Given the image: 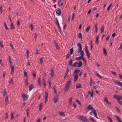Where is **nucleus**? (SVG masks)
<instances>
[{
	"instance_id": "58",
	"label": "nucleus",
	"mask_w": 122,
	"mask_h": 122,
	"mask_svg": "<svg viewBox=\"0 0 122 122\" xmlns=\"http://www.w3.org/2000/svg\"><path fill=\"white\" fill-rule=\"evenodd\" d=\"M69 57V54H67L66 56V59L68 58Z\"/></svg>"
},
{
	"instance_id": "60",
	"label": "nucleus",
	"mask_w": 122,
	"mask_h": 122,
	"mask_svg": "<svg viewBox=\"0 0 122 122\" xmlns=\"http://www.w3.org/2000/svg\"><path fill=\"white\" fill-rule=\"evenodd\" d=\"M9 83H11L12 84L13 83V80L12 79H11L9 82Z\"/></svg>"
},
{
	"instance_id": "59",
	"label": "nucleus",
	"mask_w": 122,
	"mask_h": 122,
	"mask_svg": "<svg viewBox=\"0 0 122 122\" xmlns=\"http://www.w3.org/2000/svg\"><path fill=\"white\" fill-rule=\"evenodd\" d=\"M49 89L50 88V87L51 86V83L50 82H49Z\"/></svg>"
},
{
	"instance_id": "56",
	"label": "nucleus",
	"mask_w": 122,
	"mask_h": 122,
	"mask_svg": "<svg viewBox=\"0 0 122 122\" xmlns=\"http://www.w3.org/2000/svg\"><path fill=\"white\" fill-rule=\"evenodd\" d=\"M109 37H110L108 35L107 36V38H106V40L107 41H108V39H109Z\"/></svg>"
},
{
	"instance_id": "17",
	"label": "nucleus",
	"mask_w": 122,
	"mask_h": 122,
	"mask_svg": "<svg viewBox=\"0 0 122 122\" xmlns=\"http://www.w3.org/2000/svg\"><path fill=\"white\" fill-rule=\"evenodd\" d=\"M29 91H30L33 88L34 86L33 85H30L29 87Z\"/></svg>"
},
{
	"instance_id": "39",
	"label": "nucleus",
	"mask_w": 122,
	"mask_h": 122,
	"mask_svg": "<svg viewBox=\"0 0 122 122\" xmlns=\"http://www.w3.org/2000/svg\"><path fill=\"white\" fill-rule=\"evenodd\" d=\"M11 29H14V27L12 23H11Z\"/></svg>"
},
{
	"instance_id": "5",
	"label": "nucleus",
	"mask_w": 122,
	"mask_h": 122,
	"mask_svg": "<svg viewBox=\"0 0 122 122\" xmlns=\"http://www.w3.org/2000/svg\"><path fill=\"white\" fill-rule=\"evenodd\" d=\"M77 46L79 47L77 50V52L79 53L80 51L82 50V46L81 44L80 43H78L77 44Z\"/></svg>"
},
{
	"instance_id": "21",
	"label": "nucleus",
	"mask_w": 122,
	"mask_h": 122,
	"mask_svg": "<svg viewBox=\"0 0 122 122\" xmlns=\"http://www.w3.org/2000/svg\"><path fill=\"white\" fill-rule=\"evenodd\" d=\"M37 82L38 83V85H39L41 87V81L40 80V77H39L38 80Z\"/></svg>"
},
{
	"instance_id": "36",
	"label": "nucleus",
	"mask_w": 122,
	"mask_h": 122,
	"mask_svg": "<svg viewBox=\"0 0 122 122\" xmlns=\"http://www.w3.org/2000/svg\"><path fill=\"white\" fill-rule=\"evenodd\" d=\"M78 37H79L81 39L82 38V36L81 33H79L78 35Z\"/></svg>"
},
{
	"instance_id": "14",
	"label": "nucleus",
	"mask_w": 122,
	"mask_h": 122,
	"mask_svg": "<svg viewBox=\"0 0 122 122\" xmlns=\"http://www.w3.org/2000/svg\"><path fill=\"white\" fill-rule=\"evenodd\" d=\"M78 63L77 62H75L73 65V66L74 67H78Z\"/></svg>"
},
{
	"instance_id": "53",
	"label": "nucleus",
	"mask_w": 122,
	"mask_h": 122,
	"mask_svg": "<svg viewBox=\"0 0 122 122\" xmlns=\"http://www.w3.org/2000/svg\"><path fill=\"white\" fill-rule=\"evenodd\" d=\"M5 90H6V89H5L4 90V94L3 95L6 94L7 93L6 91Z\"/></svg>"
},
{
	"instance_id": "29",
	"label": "nucleus",
	"mask_w": 122,
	"mask_h": 122,
	"mask_svg": "<svg viewBox=\"0 0 122 122\" xmlns=\"http://www.w3.org/2000/svg\"><path fill=\"white\" fill-rule=\"evenodd\" d=\"M51 75L52 76V77H53L54 76V75L53 74V71L52 69L51 70Z\"/></svg>"
},
{
	"instance_id": "45",
	"label": "nucleus",
	"mask_w": 122,
	"mask_h": 122,
	"mask_svg": "<svg viewBox=\"0 0 122 122\" xmlns=\"http://www.w3.org/2000/svg\"><path fill=\"white\" fill-rule=\"evenodd\" d=\"M17 24L18 26H20V22L19 21V20H17Z\"/></svg>"
},
{
	"instance_id": "26",
	"label": "nucleus",
	"mask_w": 122,
	"mask_h": 122,
	"mask_svg": "<svg viewBox=\"0 0 122 122\" xmlns=\"http://www.w3.org/2000/svg\"><path fill=\"white\" fill-rule=\"evenodd\" d=\"M80 52L81 56V57H83L84 53L83 51L82 50L80 51Z\"/></svg>"
},
{
	"instance_id": "15",
	"label": "nucleus",
	"mask_w": 122,
	"mask_h": 122,
	"mask_svg": "<svg viewBox=\"0 0 122 122\" xmlns=\"http://www.w3.org/2000/svg\"><path fill=\"white\" fill-rule=\"evenodd\" d=\"M56 13L58 15H61V11L60 10L58 9L56 11Z\"/></svg>"
},
{
	"instance_id": "8",
	"label": "nucleus",
	"mask_w": 122,
	"mask_h": 122,
	"mask_svg": "<svg viewBox=\"0 0 122 122\" xmlns=\"http://www.w3.org/2000/svg\"><path fill=\"white\" fill-rule=\"evenodd\" d=\"M93 91L92 89H90L88 92V94H90V96L92 97L93 96Z\"/></svg>"
},
{
	"instance_id": "47",
	"label": "nucleus",
	"mask_w": 122,
	"mask_h": 122,
	"mask_svg": "<svg viewBox=\"0 0 122 122\" xmlns=\"http://www.w3.org/2000/svg\"><path fill=\"white\" fill-rule=\"evenodd\" d=\"M0 45L2 48H3L4 47L2 43L1 42H0Z\"/></svg>"
},
{
	"instance_id": "34",
	"label": "nucleus",
	"mask_w": 122,
	"mask_h": 122,
	"mask_svg": "<svg viewBox=\"0 0 122 122\" xmlns=\"http://www.w3.org/2000/svg\"><path fill=\"white\" fill-rule=\"evenodd\" d=\"M89 119L91 121H92L93 122H95V121L94 120V118L92 117H90Z\"/></svg>"
},
{
	"instance_id": "44",
	"label": "nucleus",
	"mask_w": 122,
	"mask_h": 122,
	"mask_svg": "<svg viewBox=\"0 0 122 122\" xmlns=\"http://www.w3.org/2000/svg\"><path fill=\"white\" fill-rule=\"evenodd\" d=\"M111 5H112V4H111L109 6H108V7L107 8V10H109V9L110 8V7L111 6Z\"/></svg>"
},
{
	"instance_id": "7",
	"label": "nucleus",
	"mask_w": 122,
	"mask_h": 122,
	"mask_svg": "<svg viewBox=\"0 0 122 122\" xmlns=\"http://www.w3.org/2000/svg\"><path fill=\"white\" fill-rule=\"evenodd\" d=\"M113 97L114 98L117 99L118 101L122 99V97L121 96L116 95H114Z\"/></svg>"
},
{
	"instance_id": "2",
	"label": "nucleus",
	"mask_w": 122,
	"mask_h": 122,
	"mask_svg": "<svg viewBox=\"0 0 122 122\" xmlns=\"http://www.w3.org/2000/svg\"><path fill=\"white\" fill-rule=\"evenodd\" d=\"M78 118L79 119L84 122H89L86 118L83 116L78 115Z\"/></svg>"
},
{
	"instance_id": "16",
	"label": "nucleus",
	"mask_w": 122,
	"mask_h": 122,
	"mask_svg": "<svg viewBox=\"0 0 122 122\" xmlns=\"http://www.w3.org/2000/svg\"><path fill=\"white\" fill-rule=\"evenodd\" d=\"M54 43L55 44V45L56 46V47L57 49H59V47L58 46L57 44V43L55 41H54Z\"/></svg>"
},
{
	"instance_id": "57",
	"label": "nucleus",
	"mask_w": 122,
	"mask_h": 122,
	"mask_svg": "<svg viewBox=\"0 0 122 122\" xmlns=\"http://www.w3.org/2000/svg\"><path fill=\"white\" fill-rule=\"evenodd\" d=\"M116 34L115 33H114L112 35V37H114L115 36Z\"/></svg>"
},
{
	"instance_id": "35",
	"label": "nucleus",
	"mask_w": 122,
	"mask_h": 122,
	"mask_svg": "<svg viewBox=\"0 0 122 122\" xmlns=\"http://www.w3.org/2000/svg\"><path fill=\"white\" fill-rule=\"evenodd\" d=\"M90 28V26H88L86 30V32H87L89 31Z\"/></svg>"
},
{
	"instance_id": "42",
	"label": "nucleus",
	"mask_w": 122,
	"mask_h": 122,
	"mask_svg": "<svg viewBox=\"0 0 122 122\" xmlns=\"http://www.w3.org/2000/svg\"><path fill=\"white\" fill-rule=\"evenodd\" d=\"M104 100L107 103V102H108V101L107 98L106 97H105V98L104 99Z\"/></svg>"
},
{
	"instance_id": "25",
	"label": "nucleus",
	"mask_w": 122,
	"mask_h": 122,
	"mask_svg": "<svg viewBox=\"0 0 122 122\" xmlns=\"http://www.w3.org/2000/svg\"><path fill=\"white\" fill-rule=\"evenodd\" d=\"M42 104L41 103L40 104L39 106V109L40 110H41L42 108Z\"/></svg>"
},
{
	"instance_id": "52",
	"label": "nucleus",
	"mask_w": 122,
	"mask_h": 122,
	"mask_svg": "<svg viewBox=\"0 0 122 122\" xmlns=\"http://www.w3.org/2000/svg\"><path fill=\"white\" fill-rule=\"evenodd\" d=\"M118 101L119 103L122 105V101H120V100H119Z\"/></svg>"
},
{
	"instance_id": "19",
	"label": "nucleus",
	"mask_w": 122,
	"mask_h": 122,
	"mask_svg": "<svg viewBox=\"0 0 122 122\" xmlns=\"http://www.w3.org/2000/svg\"><path fill=\"white\" fill-rule=\"evenodd\" d=\"M80 71V70H75L74 71L73 75H75V74H77V73L79 72Z\"/></svg>"
},
{
	"instance_id": "12",
	"label": "nucleus",
	"mask_w": 122,
	"mask_h": 122,
	"mask_svg": "<svg viewBox=\"0 0 122 122\" xmlns=\"http://www.w3.org/2000/svg\"><path fill=\"white\" fill-rule=\"evenodd\" d=\"M58 99V96H56L54 97V102L55 103H56L57 102Z\"/></svg>"
},
{
	"instance_id": "20",
	"label": "nucleus",
	"mask_w": 122,
	"mask_h": 122,
	"mask_svg": "<svg viewBox=\"0 0 122 122\" xmlns=\"http://www.w3.org/2000/svg\"><path fill=\"white\" fill-rule=\"evenodd\" d=\"M72 60L71 59L69 61L68 64L69 65L71 66L72 65Z\"/></svg>"
},
{
	"instance_id": "37",
	"label": "nucleus",
	"mask_w": 122,
	"mask_h": 122,
	"mask_svg": "<svg viewBox=\"0 0 122 122\" xmlns=\"http://www.w3.org/2000/svg\"><path fill=\"white\" fill-rule=\"evenodd\" d=\"M104 27L103 26H102V27L100 29L101 33H102L104 30Z\"/></svg>"
},
{
	"instance_id": "62",
	"label": "nucleus",
	"mask_w": 122,
	"mask_h": 122,
	"mask_svg": "<svg viewBox=\"0 0 122 122\" xmlns=\"http://www.w3.org/2000/svg\"><path fill=\"white\" fill-rule=\"evenodd\" d=\"M91 9H90L88 11V12H87V14L88 15V14H90V13H91Z\"/></svg>"
},
{
	"instance_id": "64",
	"label": "nucleus",
	"mask_w": 122,
	"mask_h": 122,
	"mask_svg": "<svg viewBox=\"0 0 122 122\" xmlns=\"http://www.w3.org/2000/svg\"><path fill=\"white\" fill-rule=\"evenodd\" d=\"M82 58L81 59H82L83 60V61H86V60L83 57H82Z\"/></svg>"
},
{
	"instance_id": "10",
	"label": "nucleus",
	"mask_w": 122,
	"mask_h": 122,
	"mask_svg": "<svg viewBox=\"0 0 122 122\" xmlns=\"http://www.w3.org/2000/svg\"><path fill=\"white\" fill-rule=\"evenodd\" d=\"M9 102L8 97V96H6L5 99V105H7L9 104Z\"/></svg>"
},
{
	"instance_id": "18",
	"label": "nucleus",
	"mask_w": 122,
	"mask_h": 122,
	"mask_svg": "<svg viewBox=\"0 0 122 122\" xmlns=\"http://www.w3.org/2000/svg\"><path fill=\"white\" fill-rule=\"evenodd\" d=\"M59 115L60 116L62 117H64L65 114L63 112H61L59 113Z\"/></svg>"
},
{
	"instance_id": "27",
	"label": "nucleus",
	"mask_w": 122,
	"mask_h": 122,
	"mask_svg": "<svg viewBox=\"0 0 122 122\" xmlns=\"http://www.w3.org/2000/svg\"><path fill=\"white\" fill-rule=\"evenodd\" d=\"M81 86L80 84H78V85L76 86V89H78L81 88Z\"/></svg>"
},
{
	"instance_id": "38",
	"label": "nucleus",
	"mask_w": 122,
	"mask_h": 122,
	"mask_svg": "<svg viewBox=\"0 0 122 122\" xmlns=\"http://www.w3.org/2000/svg\"><path fill=\"white\" fill-rule=\"evenodd\" d=\"M40 61L41 64L43 61V60L42 58H41L40 59Z\"/></svg>"
},
{
	"instance_id": "11",
	"label": "nucleus",
	"mask_w": 122,
	"mask_h": 122,
	"mask_svg": "<svg viewBox=\"0 0 122 122\" xmlns=\"http://www.w3.org/2000/svg\"><path fill=\"white\" fill-rule=\"evenodd\" d=\"M85 51L86 52L87 56L88 58H89L90 57V56L88 50V49H86V50H85Z\"/></svg>"
},
{
	"instance_id": "32",
	"label": "nucleus",
	"mask_w": 122,
	"mask_h": 122,
	"mask_svg": "<svg viewBox=\"0 0 122 122\" xmlns=\"http://www.w3.org/2000/svg\"><path fill=\"white\" fill-rule=\"evenodd\" d=\"M24 76L27 77V73L24 70Z\"/></svg>"
},
{
	"instance_id": "55",
	"label": "nucleus",
	"mask_w": 122,
	"mask_h": 122,
	"mask_svg": "<svg viewBox=\"0 0 122 122\" xmlns=\"http://www.w3.org/2000/svg\"><path fill=\"white\" fill-rule=\"evenodd\" d=\"M25 86H26L28 85V81H25Z\"/></svg>"
},
{
	"instance_id": "9",
	"label": "nucleus",
	"mask_w": 122,
	"mask_h": 122,
	"mask_svg": "<svg viewBox=\"0 0 122 122\" xmlns=\"http://www.w3.org/2000/svg\"><path fill=\"white\" fill-rule=\"evenodd\" d=\"M74 75V81L75 82H76L78 79V75L77 74H75Z\"/></svg>"
},
{
	"instance_id": "23",
	"label": "nucleus",
	"mask_w": 122,
	"mask_h": 122,
	"mask_svg": "<svg viewBox=\"0 0 122 122\" xmlns=\"http://www.w3.org/2000/svg\"><path fill=\"white\" fill-rule=\"evenodd\" d=\"M103 52L104 54L105 55H107L106 51V49L104 48H103Z\"/></svg>"
},
{
	"instance_id": "31",
	"label": "nucleus",
	"mask_w": 122,
	"mask_h": 122,
	"mask_svg": "<svg viewBox=\"0 0 122 122\" xmlns=\"http://www.w3.org/2000/svg\"><path fill=\"white\" fill-rule=\"evenodd\" d=\"M45 97H46V98H47L48 97V94L47 92V91H46L45 92Z\"/></svg>"
},
{
	"instance_id": "48",
	"label": "nucleus",
	"mask_w": 122,
	"mask_h": 122,
	"mask_svg": "<svg viewBox=\"0 0 122 122\" xmlns=\"http://www.w3.org/2000/svg\"><path fill=\"white\" fill-rule=\"evenodd\" d=\"M97 25H98V24H97V23H96L95 24V29H97Z\"/></svg>"
},
{
	"instance_id": "50",
	"label": "nucleus",
	"mask_w": 122,
	"mask_h": 122,
	"mask_svg": "<svg viewBox=\"0 0 122 122\" xmlns=\"http://www.w3.org/2000/svg\"><path fill=\"white\" fill-rule=\"evenodd\" d=\"M108 118L110 122H113L112 120L109 117H108Z\"/></svg>"
},
{
	"instance_id": "63",
	"label": "nucleus",
	"mask_w": 122,
	"mask_h": 122,
	"mask_svg": "<svg viewBox=\"0 0 122 122\" xmlns=\"http://www.w3.org/2000/svg\"><path fill=\"white\" fill-rule=\"evenodd\" d=\"M43 84L44 87H45L46 86V83H45V82H43Z\"/></svg>"
},
{
	"instance_id": "46",
	"label": "nucleus",
	"mask_w": 122,
	"mask_h": 122,
	"mask_svg": "<svg viewBox=\"0 0 122 122\" xmlns=\"http://www.w3.org/2000/svg\"><path fill=\"white\" fill-rule=\"evenodd\" d=\"M34 36L35 40H36V39L37 38V35L36 34H35Z\"/></svg>"
},
{
	"instance_id": "4",
	"label": "nucleus",
	"mask_w": 122,
	"mask_h": 122,
	"mask_svg": "<svg viewBox=\"0 0 122 122\" xmlns=\"http://www.w3.org/2000/svg\"><path fill=\"white\" fill-rule=\"evenodd\" d=\"M113 81L116 84L118 85L119 86H120L122 89V83L118 81V80L114 79H113Z\"/></svg>"
},
{
	"instance_id": "30",
	"label": "nucleus",
	"mask_w": 122,
	"mask_h": 122,
	"mask_svg": "<svg viewBox=\"0 0 122 122\" xmlns=\"http://www.w3.org/2000/svg\"><path fill=\"white\" fill-rule=\"evenodd\" d=\"M73 52V49L72 48L70 49V55L72 54Z\"/></svg>"
},
{
	"instance_id": "13",
	"label": "nucleus",
	"mask_w": 122,
	"mask_h": 122,
	"mask_svg": "<svg viewBox=\"0 0 122 122\" xmlns=\"http://www.w3.org/2000/svg\"><path fill=\"white\" fill-rule=\"evenodd\" d=\"M114 116L116 117L118 122H122L121 119L119 117L116 115H115Z\"/></svg>"
},
{
	"instance_id": "28",
	"label": "nucleus",
	"mask_w": 122,
	"mask_h": 122,
	"mask_svg": "<svg viewBox=\"0 0 122 122\" xmlns=\"http://www.w3.org/2000/svg\"><path fill=\"white\" fill-rule=\"evenodd\" d=\"M98 38L99 37L98 36H97L96 38V42L97 44L98 43Z\"/></svg>"
},
{
	"instance_id": "54",
	"label": "nucleus",
	"mask_w": 122,
	"mask_h": 122,
	"mask_svg": "<svg viewBox=\"0 0 122 122\" xmlns=\"http://www.w3.org/2000/svg\"><path fill=\"white\" fill-rule=\"evenodd\" d=\"M97 75L98 76V77H99L100 78H101V76H100L98 73H96Z\"/></svg>"
},
{
	"instance_id": "24",
	"label": "nucleus",
	"mask_w": 122,
	"mask_h": 122,
	"mask_svg": "<svg viewBox=\"0 0 122 122\" xmlns=\"http://www.w3.org/2000/svg\"><path fill=\"white\" fill-rule=\"evenodd\" d=\"M4 25L5 28L6 30H8L9 29L7 27L6 23L5 22L4 23Z\"/></svg>"
},
{
	"instance_id": "49",
	"label": "nucleus",
	"mask_w": 122,
	"mask_h": 122,
	"mask_svg": "<svg viewBox=\"0 0 122 122\" xmlns=\"http://www.w3.org/2000/svg\"><path fill=\"white\" fill-rule=\"evenodd\" d=\"M61 0H59L58 2V5H59L61 3Z\"/></svg>"
},
{
	"instance_id": "6",
	"label": "nucleus",
	"mask_w": 122,
	"mask_h": 122,
	"mask_svg": "<svg viewBox=\"0 0 122 122\" xmlns=\"http://www.w3.org/2000/svg\"><path fill=\"white\" fill-rule=\"evenodd\" d=\"M22 97L24 101H26L28 97V96L26 94H23L22 95Z\"/></svg>"
},
{
	"instance_id": "41",
	"label": "nucleus",
	"mask_w": 122,
	"mask_h": 122,
	"mask_svg": "<svg viewBox=\"0 0 122 122\" xmlns=\"http://www.w3.org/2000/svg\"><path fill=\"white\" fill-rule=\"evenodd\" d=\"M76 102L78 103L79 104H80V102L77 99H76L75 100Z\"/></svg>"
},
{
	"instance_id": "51",
	"label": "nucleus",
	"mask_w": 122,
	"mask_h": 122,
	"mask_svg": "<svg viewBox=\"0 0 122 122\" xmlns=\"http://www.w3.org/2000/svg\"><path fill=\"white\" fill-rule=\"evenodd\" d=\"M119 77L121 79H122V75L119 74Z\"/></svg>"
},
{
	"instance_id": "61",
	"label": "nucleus",
	"mask_w": 122,
	"mask_h": 122,
	"mask_svg": "<svg viewBox=\"0 0 122 122\" xmlns=\"http://www.w3.org/2000/svg\"><path fill=\"white\" fill-rule=\"evenodd\" d=\"M92 113H93V111L92 110V111H91L90 113H89V114L91 115H92Z\"/></svg>"
},
{
	"instance_id": "3",
	"label": "nucleus",
	"mask_w": 122,
	"mask_h": 122,
	"mask_svg": "<svg viewBox=\"0 0 122 122\" xmlns=\"http://www.w3.org/2000/svg\"><path fill=\"white\" fill-rule=\"evenodd\" d=\"M71 80L70 79L66 83L65 86V92H66L68 90L69 86L71 84Z\"/></svg>"
},
{
	"instance_id": "1",
	"label": "nucleus",
	"mask_w": 122,
	"mask_h": 122,
	"mask_svg": "<svg viewBox=\"0 0 122 122\" xmlns=\"http://www.w3.org/2000/svg\"><path fill=\"white\" fill-rule=\"evenodd\" d=\"M87 109L89 110H90L93 111V114L94 116L97 118L98 119V118L97 116V114L96 112V111L95 109H94L93 107L91 105H89L87 107Z\"/></svg>"
},
{
	"instance_id": "43",
	"label": "nucleus",
	"mask_w": 122,
	"mask_h": 122,
	"mask_svg": "<svg viewBox=\"0 0 122 122\" xmlns=\"http://www.w3.org/2000/svg\"><path fill=\"white\" fill-rule=\"evenodd\" d=\"M11 118L12 119L14 118V116H13V112H12L11 114Z\"/></svg>"
},
{
	"instance_id": "33",
	"label": "nucleus",
	"mask_w": 122,
	"mask_h": 122,
	"mask_svg": "<svg viewBox=\"0 0 122 122\" xmlns=\"http://www.w3.org/2000/svg\"><path fill=\"white\" fill-rule=\"evenodd\" d=\"M82 57H81V56H80L78 57H76V59L77 60H80L82 58Z\"/></svg>"
},
{
	"instance_id": "40",
	"label": "nucleus",
	"mask_w": 122,
	"mask_h": 122,
	"mask_svg": "<svg viewBox=\"0 0 122 122\" xmlns=\"http://www.w3.org/2000/svg\"><path fill=\"white\" fill-rule=\"evenodd\" d=\"M32 74L34 78H35L36 77V74L34 72H33L32 73Z\"/></svg>"
},
{
	"instance_id": "22",
	"label": "nucleus",
	"mask_w": 122,
	"mask_h": 122,
	"mask_svg": "<svg viewBox=\"0 0 122 122\" xmlns=\"http://www.w3.org/2000/svg\"><path fill=\"white\" fill-rule=\"evenodd\" d=\"M82 65V63L81 61H80L78 63V67H80Z\"/></svg>"
}]
</instances>
